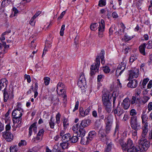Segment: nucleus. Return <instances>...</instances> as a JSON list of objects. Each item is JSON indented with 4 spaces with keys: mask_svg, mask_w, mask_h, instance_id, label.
I'll return each mask as SVG.
<instances>
[{
    "mask_svg": "<svg viewBox=\"0 0 152 152\" xmlns=\"http://www.w3.org/2000/svg\"><path fill=\"white\" fill-rule=\"evenodd\" d=\"M13 90L12 88H10L7 91H4L3 92L4 102H6L11 100L13 99Z\"/></svg>",
    "mask_w": 152,
    "mask_h": 152,
    "instance_id": "1",
    "label": "nucleus"
},
{
    "mask_svg": "<svg viewBox=\"0 0 152 152\" xmlns=\"http://www.w3.org/2000/svg\"><path fill=\"white\" fill-rule=\"evenodd\" d=\"M100 64L99 56H97L96 58L95 65H92L91 67L90 74L91 76L94 75L96 72L98 71Z\"/></svg>",
    "mask_w": 152,
    "mask_h": 152,
    "instance_id": "2",
    "label": "nucleus"
},
{
    "mask_svg": "<svg viewBox=\"0 0 152 152\" xmlns=\"http://www.w3.org/2000/svg\"><path fill=\"white\" fill-rule=\"evenodd\" d=\"M130 123L132 128L134 130H139L140 129L141 127L140 124L138 122L136 117L132 118L130 120Z\"/></svg>",
    "mask_w": 152,
    "mask_h": 152,
    "instance_id": "3",
    "label": "nucleus"
},
{
    "mask_svg": "<svg viewBox=\"0 0 152 152\" xmlns=\"http://www.w3.org/2000/svg\"><path fill=\"white\" fill-rule=\"evenodd\" d=\"M138 143L140 149L142 151L147 150L150 145L149 142L146 140L145 138H142L139 141Z\"/></svg>",
    "mask_w": 152,
    "mask_h": 152,
    "instance_id": "4",
    "label": "nucleus"
},
{
    "mask_svg": "<svg viewBox=\"0 0 152 152\" xmlns=\"http://www.w3.org/2000/svg\"><path fill=\"white\" fill-rule=\"evenodd\" d=\"M22 110L20 108H18L17 109L14 110L12 112V116L13 119L17 120H19L20 123L21 122L20 118L22 115Z\"/></svg>",
    "mask_w": 152,
    "mask_h": 152,
    "instance_id": "5",
    "label": "nucleus"
},
{
    "mask_svg": "<svg viewBox=\"0 0 152 152\" xmlns=\"http://www.w3.org/2000/svg\"><path fill=\"white\" fill-rule=\"evenodd\" d=\"M139 69L135 68L129 71L128 80H129L133 78L137 77L139 75Z\"/></svg>",
    "mask_w": 152,
    "mask_h": 152,
    "instance_id": "6",
    "label": "nucleus"
},
{
    "mask_svg": "<svg viewBox=\"0 0 152 152\" xmlns=\"http://www.w3.org/2000/svg\"><path fill=\"white\" fill-rule=\"evenodd\" d=\"M134 146L132 141L130 138L128 139L127 143H125L121 145L122 149L123 151H126L127 149Z\"/></svg>",
    "mask_w": 152,
    "mask_h": 152,
    "instance_id": "7",
    "label": "nucleus"
},
{
    "mask_svg": "<svg viewBox=\"0 0 152 152\" xmlns=\"http://www.w3.org/2000/svg\"><path fill=\"white\" fill-rule=\"evenodd\" d=\"M2 135L3 138L8 142H11L13 139L12 134L9 132L4 131L2 133Z\"/></svg>",
    "mask_w": 152,
    "mask_h": 152,
    "instance_id": "8",
    "label": "nucleus"
},
{
    "mask_svg": "<svg viewBox=\"0 0 152 152\" xmlns=\"http://www.w3.org/2000/svg\"><path fill=\"white\" fill-rule=\"evenodd\" d=\"M77 84L78 86L81 88H85L86 86V81L83 73L81 74Z\"/></svg>",
    "mask_w": 152,
    "mask_h": 152,
    "instance_id": "9",
    "label": "nucleus"
},
{
    "mask_svg": "<svg viewBox=\"0 0 152 152\" xmlns=\"http://www.w3.org/2000/svg\"><path fill=\"white\" fill-rule=\"evenodd\" d=\"M104 21L102 19L98 27V36L100 38H102L103 37V32L104 31Z\"/></svg>",
    "mask_w": 152,
    "mask_h": 152,
    "instance_id": "10",
    "label": "nucleus"
},
{
    "mask_svg": "<svg viewBox=\"0 0 152 152\" xmlns=\"http://www.w3.org/2000/svg\"><path fill=\"white\" fill-rule=\"evenodd\" d=\"M8 83V81L5 78H2L0 80V89L2 91H6V88Z\"/></svg>",
    "mask_w": 152,
    "mask_h": 152,
    "instance_id": "11",
    "label": "nucleus"
},
{
    "mask_svg": "<svg viewBox=\"0 0 152 152\" xmlns=\"http://www.w3.org/2000/svg\"><path fill=\"white\" fill-rule=\"evenodd\" d=\"M65 86L61 82H59L57 86L56 91L59 96L62 95L63 91H65L64 88Z\"/></svg>",
    "mask_w": 152,
    "mask_h": 152,
    "instance_id": "12",
    "label": "nucleus"
},
{
    "mask_svg": "<svg viewBox=\"0 0 152 152\" xmlns=\"http://www.w3.org/2000/svg\"><path fill=\"white\" fill-rule=\"evenodd\" d=\"M112 96V94L108 91H106L103 94L102 100L103 103L110 102L109 98Z\"/></svg>",
    "mask_w": 152,
    "mask_h": 152,
    "instance_id": "13",
    "label": "nucleus"
},
{
    "mask_svg": "<svg viewBox=\"0 0 152 152\" xmlns=\"http://www.w3.org/2000/svg\"><path fill=\"white\" fill-rule=\"evenodd\" d=\"M130 105V102L128 98H125L121 103L122 107L125 110L129 108Z\"/></svg>",
    "mask_w": 152,
    "mask_h": 152,
    "instance_id": "14",
    "label": "nucleus"
},
{
    "mask_svg": "<svg viewBox=\"0 0 152 152\" xmlns=\"http://www.w3.org/2000/svg\"><path fill=\"white\" fill-rule=\"evenodd\" d=\"M105 132V131L103 129H100L99 132V135L100 139L102 142L106 141L107 140Z\"/></svg>",
    "mask_w": 152,
    "mask_h": 152,
    "instance_id": "15",
    "label": "nucleus"
},
{
    "mask_svg": "<svg viewBox=\"0 0 152 152\" xmlns=\"http://www.w3.org/2000/svg\"><path fill=\"white\" fill-rule=\"evenodd\" d=\"M137 81L135 79H134L129 81L127 84V86L129 88H134L137 86Z\"/></svg>",
    "mask_w": 152,
    "mask_h": 152,
    "instance_id": "16",
    "label": "nucleus"
},
{
    "mask_svg": "<svg viewBox=\"0 0 152 152\" xmlns=\"http://www.w3.org/2000/svg\"><path fill=\"white\" fill-rule=\"evenodd\" d=\"M91 122V120L89 119H84L82 121L79 127L84 128L89 126Z\"/></svg>",
    "mask_w": 152,
    "mask_h": 152,
    "instance_id": "17",
    "label": "nucleus"
},
{
    "mask_svg": "<svg viewBox=\"0 0 152 152\" xmlns=\"http://www.w3.org/2000/svg\"><path fill=\"white\" fill-rule=\"evenodd\" d=\"M37 123L35 122L31 125L29 129L28 136L30 137L32 134V131L33 130L35 133L37 132Z\"/></svg>",
    "mask_w": 152,
    "mask_h": 152,
    "instance_id": "18",
    "label": "nucleus"
},
{
    "mask_svg": "<svg viewBox=\"0 0 152 152\" xmlns=\"http://www.w3.org/2000/svg\"><path fill=\"white\" fill-rule=\"evenodd\" d=\"M112 119L108 118L106 122V132H109L110 129L112 124Z\"/></svg>",
    "mask_w": 152,
    "mask_h": 152,
    "instance_id": "19",
    "label": "nucleus"
},
{
    "mask_svg": "<svg viewBox=\"0 0 152 152\" xmlns=\"http://www.w3.org/2000/svg\"><path fill=\"white\" fill-rule=\"evenodd\" d=\"M114 112L115 115L120 116L123 114L124 111L123 109L119 106V104H118L116 108L114 110Z\"/></svg>",
    "mask_w": 152,
    "mask_h": 152,
    "instance_id": "20",
    "label": "nucleus"
},
{
    "mask_svg": "<svg viewBox=\"0 0 152 152\" xmlns=\"http://www.w3.org/2000/svg\"><path fill=\"white\" fill-rule=\"evenodd\" d=\"M85 129L81 127H79V129L77 133V135L81 137H83L85 135Z\"/></svg>",
    "mask_w": 152,
    "mask_h": 152,
    "instance_id": "21",
    "label": "nucleus"
},
{
    "mask_svg": "<svg viewBox=\"0 0 152 152\" xmlns=\"http://www.w3.org/2000/svg\"><path fill=\"white\" fill-rule=\"evenodd\" d=\"M104 105L105 110L108 113H110L112 110V104L110 102L103 103Z\"/></svg>",
    "mask_w": 152,
    "mask_h": 152,
    "instance_id": "22",
    "label": "nucleus"
},
{
    "mask_svg": "<svg viewBox=\"0 0 152 152\" xmlns=\"http://www.w3.org/2000/svg\"><path fill=\"white\" fill-rule=\"evenodd\" d=\"M146 44L145 43H144L140 45L139 47V50L140 52L144 56L145 55V48L146 47Z\"/></svg>",
    "mask_w": 152,
    "mask_h": 152,
    "instance_id": "23",
    "label": "nucleus"
},
{
    "mask_svg": "<svg viewBox=\"0 0 152 152\" xmlns=\"http://www.w3.org/2000/svg\"><path fill=\"white\" fill-rule=\"evenodd\" d=\"M150 99V97L148 96H143L141 98L139 102V104H145L148 102Z\"/></svg>",
    "mask_w": 152,
    "mask_h": 152,
    "instance_id": "24",
    "label": "nucleus"
},
{
    "mask_svg": "<svg viewBox=\"0 0 152 152\" xmlns=\"http://www.w3.org/2000/svg\"><path fill=\"white\" fill-rule=\"evenodd\" d=\"M149 80V79L148 78H144L141 84V81L140 82V86L142 89H143L145 88L146 85Z\"/></svg>",
    "mask_w": 152,
    "mask_h": 152,
    "instance_id": "25",
    "label": "nucleus"
},
{
    "mask_svg": "<svg viewBox=\"0 0 152 152\" xmlns=\"http://www.w3.org/2000/svg\"><path fill=\"white\" fill-rule=\"evenodd\" d=\"M70 135L69 133L66 134L62 137V139L63 141L68 142L70 141Z\"/></svg>",
    "mask_w": 152,
    "mask_h": 152,
    "instance_id": "26",
    "label": "nucleus"
},
{
    "mask_svg": "<svg viewBox=\"0 0 152 152\" xmlns=\"http://www.w3.org/2000/svg\"><path fill=\"white\" fill-rule=\"evenodd\" d=\"M130 115L131 116L130 117V119L132 118L136 117V119H137L136 115L137 114V112L136 110L134 109H132L129 111Z\"/></svg>",
    "mask_w": 152,
    "mask_h": 152,
    "instance_id": "27",
    "label": "nucleus"
},
{
    "mask_svg": "<svg viewBox=\"0 0 152 152\" xmlns=\"http://www.w3.org/2000/svg\"><path fill=\"white\" fill-rule=\"evenodd\" d=\"M141 118H142V123L144 124L145 123H148L147 122L148 118L147 115L145 114V112H143L141 115Z\"/></svg>",
    "mask_w": 152,
    "mask_h": 152,
    "instance_id": "28",
    "label": "nucleus"
},
{
    "mask_svg": "<svg viewBox=\"0 0 152 152\" xmlns=\"http://www.w3.org/2000/svg\"><path fill=\"white\" fill-rule=\"evenodd\" d=\"M117 27L115 25H112L109 29V34L110 35L113 34V32L116 31Z\"/></svg>",
    "mask_w": 152,
    "mask_h": 152,
    "instance_id": "29",
    "label": "nucleus"
},
{
    "mask_svg": "<svg viewBox=\"0 0 152 152\" xmlns=\"http://www.w3.org/2000/svg\"><path fill=\"white\" fill-rule=\"evenodd\" d=\"M69 145V142H67L64 141L62 143H61L60 144V146L63 149H67Z\"/></svg>",
    "mask_w": 152,
    "mask_h": 152,
    "instance_id": "30",
    "label": "nucleus"
},
{
    "mask_svg": "<svg viewBox=\"0 0 152 152\" xmlns=\"http://www.w3.org/2000/svg\"><path fill=\"white\" fill-rule=\"evenodd\" d=\"M136 96H133L132 97V99L130 101V104H134L135 103L136 104H137L138 106H140V105L139 103H138L137 102H136V99H137Z\"/></svg>",
    "mask_w": 152,
    "mask_h": 152,
    "instance_id": "31",
    "label": "nucleus"
},
{
    "mask_svg": "<svg viewBox=\"0 0 152 152\" xmlns=\"http://www.w3.org/2000/svg\"><path fill=\"white\" fill-rule=\"evenodd\" d=\"M137 57L138 56L137 54H132L130 57V62L132 63L134 61L137 59Z\"/></svg>",
    "mask_w": 152,
    "mask_h": 152,
    "instance_id": "32",
    "label": "nucleus"
},
{
    "mask_svg": "<svg viewBox=\"0 0 152 152\" xmlns=\"http://www.w3.org/2000/svg\"><path fill=\"white\" fill-rule=\"evenodd\" d=\"M49 123L50 128L51 129H53L54 127L55 123L54 119L53 116L51 117Z\"/></svg>",
    "mask_w": 152,
    "mask_h": 152,
    "instance_id": "33",
    "label": "nucleus"
},
{
    "mask_svg": "<svg viewBox=\"0 0 152 152\" xmlns=\"http://www.w3.org/2000/svg\"><path fill=\"white\" fill-rule=\"evenodd\" d=\"M132 38V36H130L129 35H128L127 34H126L124 35V37L122 39V40L125 42H128Z\"/></svg>",
    "mask_w": 152,
    "mask_h": 152,
    "instance_id": "34",
    "label": "nucleus"
},
{
    "mask_svg": "<svg viewBox=\"0 0 152 152\" xmlns=\"http://www.w3.org/2000/svg\"><path fill=\"white\" fill-rule=\"evenodd\" d=\"M62 121L64 129H65L67 128L68 126L69 123L68 122V120L65 118H64Z\"/></svg>",
    "mask_w": 152,
    "mask_h": 152,
    "instance_id": "35",
    "label": "nucleus"
},
{
    "mask_svg": "<svg viewBox=\"0 0 152 152\" xmlns=\"http://www.w3.org/2000/svg\"><path fill=\"white\" fill-rule=\"evenodd\" d=\"M10 152H17L18 151V148L17 145H12L10 148Z\"/></svg>",
    "mask_w": 152,
    "mask_h": 152,
    "instance_id": "36",
    "label": "nucleus"
},
{
    "mask_svg": "<svg viewBox=\"0 0 152 152\" xmlns=\"http://www.w3.org/2000/svg\"><path fill=\"white\" fill-rule=\"evenodd\" d=\"M96 132L94 131L90 132L88 134V138L89 139L91 140L93 137L96 136Z\"/></svg>",
    "mask_w": 152,
    "mask_h": 152,
    "instance_id": "37",
    "label": "nucleus"
},
{
    "mask_svg": "<svg viewBox=\"0 0 152 152\" xmlns=\"http://www.w3.org/2000/svg\"><path fill=\"white\" fill-rule=\"evenodd\" d=\"M119 67L120 66L118 67L115 72V75L117 77H118L119 75H120L124 71L121 69H120V67Z\"/></svg>",
    "mask_w": 152,
    "mask_h": 152,
    "instance_id": "38",
    "label": "nucleus"
},
{
    "mask_svg": "<svg viewBox=\"0 0 152 152\" xmlns=\"http://www.w3.org/2000/svg\"><path fill=\"white\" fill-rule=\"evenodd\" d=\"M78 138L76 136H73L71 138H70V142L72 143H75L78 140Z\"/></svg>",
    "mask_w": 152,
    "mask_h": 152,
    "instance_id": "39",
    "label": "nucleus"
},
{
    "mask_svg": "<svg viewBox=\"0 0 152 152\" xmlns=\"http://www.w3.org/2000/svg\"><path fill=\"white\" fill-rule=\"evenodd\" d=\"M128 152H137L138 150L134 146L126 149Z\"/></svg>",
    "mask_w": 152,
    "mask_h": 152,
    "instance_id": "40",
    "label": "nucleus"
},
{
    "mask_svg": "<svg viewBox=\"0 0 152 152\" xmlns=\"http://www.w3.org/2000/svg\"><path fill=\"white\" fill-rule=\"evenodd\" d=\"M79 128V125L78 124H75L72 127V129L74 133H77L78 132V129Z\"/></svg>",
    "mask_w": 152,
    "mask_h": 152,
    "instance_id": "41",
    "label": "nucleus"
},
{
    "mask_svg": "<svg viewBox=\"0 0 152 152\" xmlns=\"http://www.w3.org/2000/svg\"><path fill=\"white\" fill-rule=\"evenodd\" d=\"M12 10L14 12V15H12V14H11L10 16V17L11 18H12L14 16H17V14L18 13V10L15 7L13 8Z\"/></svg>",
    "mask_w": 152,
    "mask_h": 152,
    "instance_id": "42",
    "label": "nucleus"
},
{
    "mask_svg": "<svg viewBox=\"0 0 152 152\" xmlns=\"http://www.w3.org/2000/svg\"><path fill=\"white\" fill-rule=\"evenodd\" d=\"M98 26V24L97 23H92L91 24L90 26V28L91 30L95 31L97 29V27Z\"/></svg>",
    "mask_w": 152,
    "mask_h": 152,
    "instance_id": "43",
    "label": "nucleus"
},
{
    "mask_svg": "<svg viewBox=\"0 0 152 152\" xmlns=\"http://www.w3.org/2000/svg\"><path fill=\"white\" fill-rule=\"evenodd\" d=\"M138 130H134L132 131V137L135 140H137L138 137L137 136V131Z\"/></svg>",
    "mask_w": 152,
    "mask_h": 152,
    "instance_id": "44",
    "label": "nucleus"
},
{
    "mask_svg": "<svg viewBox=\"0 0 152 152\" xmlns=\"http://www.w3.org/2000/svg\"><path fill=\"white\" fill-rule=\"evenodd\" d=\"M66 93L65 91H64L63 93H62V95H61V96H62L63 97L64 99H63V102L64 103H65L67 100L66 96Z\"/></svg>",
    "mask_w": 152,
    "mask_h": 152,
    "instance_id": "45",
    "label": "nucleus"
},
{
    "mask_svg": "<svg viewBox=\"0 0 152 152\" xmlns=\"http://www.w3.org/2000/svg\"><path fill=\"white\" fill-rule=\"evenodd\" d=\"M141 89L139 88H137L136 89H135V94L134 96H136V97H137L138 96H140V95L141 93Z\"/></svg>",
    "mask_w": 152,
    "mask_h": 152,
    "instance_id": "46",
    "label": "nucleus"
},
{
    "mask_svg": "<svg viewBox=\"0 0 152 152\" xmlns=\"http://www.w3.org/2000/svg\"><path fill=\"white\" fill-rule=\"evenodd\" d=\"M79 112L80 115L82 117H84L86 116V114L85 113V111L83 110L82 108L80 107L79 108Z\"/></svg>",
    "mask_w": 152,
    "mask_h": 152,
    "instance_id": "47",
    "label": "nucleus"
},
{
    "mask_svg": "<svg viewBox=\"0 0 152 152\" xmlns=\"http://www.w3.org/2000/svg\"><path fill=\"white\" fill-rule=\"evenodd\" d=\"M123 49L124 50V53L126 54L128 53V50H129L130 48L128 46H126L124 44H123Z\"/></svg>",
    "mask_w": 152,
    "mask_h": 152,
    "instance_id": "48",
    "label": "nucleus"
},
{
    "mask_svg": "<svg viewBox=\"0 0 152 152\" xmlns=\"http://www.w3.org/2000/svg\"><path fill=\"white\" fill-rule=\"evenodd\" d=\"M44 83L45 85H48L50 83V78L48 77H45L44 78Z\"/></svg>",
    "mask_w": 152,
    "mask_h": 152,
    "instance_id": "49",
    "label": "nucleus"
},
{
    "mask_svg": "<svg viewBox=\"0 0 152 152\" xmlns=\"http://www.w3.org/2000/svg\"><path fill=\"white\" fill-rule=\"evenodd\" d=\"M61 116V115L59 113H58L56 115V123L58 124H59L60 123Z\"/></svg>",
    "mask_w": 152,
    "mask_h": 152,
    "instance_id": "50",
    "label": "nucleus"
},
{
    "mask_svg": "<svg viewBox=\"0 0 152 152\" xmlns=\"http://www.w3.org/2000/svg\"><path fill=\"white\" fill-rule=\"evenodd\" d=\"M103 70L104 72L106 73H108L110 71V69L109 67L107 66L103 67Z\"/></svg>",
    "mask_w": 152,
    "mask_h": 152,
    "instance_id": "51",
    "label": "nucleus"
},
{
    "mask_svg": "<svg viewBox=\"0 0 152 152\" xmlns=\"http://www.w3.org/2000/svg\"><path fill=\"white\" fill-rule=\"evenodd\" d=\"M142 138H145L148 130L142 129Z\"/></svg>",
    "mask_w": 152,
    "mask_h": 152,
    "instance_id": "52",
    "label": "nucleus"
},
{
    "mask_svg": "<svg viewBox=\"0 0 152 152\" xmlns=\"http://www.w3.org/2000/svg\"><path fill=\"white\" fill-rule=\"evenodd\" d=\"M26 142L25 140H21L19 143L18 145L19 147L23 146L26 145Z\"/></svg>",
    "mask_w": 152,
    "mask_h": 152,
    "instance_id": "53",
    "label": "nucleus"
},
{
    "mask_svg": "<svg viewBox=\"0 0 152 152\" xmlns=\"http://www.w3.org/2000/svg\"><path fill=\"white\" fill-rule=\"evenodd\" d=\"M118 66H120V69L124 70L126 67V64L125 63L121 62Z\"/></svg>",
    "mask_w": 152,
    "mask_h": 152,
    "instance_id": "54",
    "label": "nucleus"
},
{
    "mask_svg": "<svg viewBox=\"0 0 152 152\" xmlns=\"http://www.w3.org/2000/svg\"><path fill=\"white\" fill-rule=\"evenodd\" d=\"M105 0H100L99 1V5L100 7H102L106 5Z\"/></svg>",
    "mask_w": 152,
    "mask_h": 152,
    "instance_id": "55",
    "label": "nucleus"
},
{
    "mask_svg": "<svg viewBox=\"0 0 152 152\" xmlns=\"http://www.w3.org/2000/svg\"><path fill=\"white\" fill-rule=\"evenodd\" d=\"M65 25H63L62 26L60 32V34L61 36H63L64 34V31L65 30Z\"/></svg>",
    "mask_w": 152,
    "mask_h": 152,
    "instance_id": "56",
    "label": "nucleus"
},
{
    "mask_svg": "<svg viewBox=\"0 0 152 152\" xmlns=\"http://www.w3.org/2000/svg\"><path fill=\"white\" fill-rule=\"evenodd\" d=\"M142 129L146 130H148V123H145L144 124H142Z\"/></svg>",
    "mask_w": 152,
    "mask_h": 152,
    "instance_id": "57",
    "label": "nucleus"
},
{
    "mask_svg": "<svg viewBox=\"0 0 152 152\" xmlns=\"http://www.w3.org/2000/svg\"><path fill=\"white\" fill-rule=\"evenodd\" d=\"M80 143L82 144H86L87 143L88 139L87 138H85L81 137Z\"/></svg>",
    "mask_w": 152,
    "mask_h": 152,
    "instance_id": "58",
    "label": "nucleus"
},
{
    "mask_svg": "<svg viewBox=\"0 0 152 152\" xmlns=\"http://www.w3.org/2000/svg\"><path fill=\"white\" fill-rule=\"evenodd\" d=\"M52 42L50 41H46L45 45V48H47L48 47L49 48H50L51 47V44Z\"/></svg>",
    "mask_w": 152,
    "mask_h": 152,
    "instance_id": "59",
    "label": "nucleus"
},
{
    "mask_svg": "<svg viewBox=\"0 0 152 152\" xmlns=\"http://www.w3.org/2000/svg\"><path fill=\"white\" fill-rule=\"evenodd\" d=\"M13 121L14 123V125L12 126L13 127H15L16 128L18 126V124L19 123L20 121L19 120H15L14 119H13Z\"/></svg>",
    "mask_w": 152,
    "mask_h": 152,
    "instance_id": "60",
    "label": "nucleus"
},
{
    "mask_svg": "<svg viewBox=\"0 0 152 152\" xmlns=\"http://www.w3.org/2000/svg\"><path fill=\"white\" fill-rule=\"evenodd\" d=\"M11 2V1L10 0H4L1 3V5L2 6H4V5L5 4H10Z\"/></svg>",
    "mask_w": 152,
    "mask_h": 152,
    "instance_id": "61",
    "label": "nucleus"
},
{
    "mask_svg": "<svg viewBox=\"0 0 152 152\" xmlns=\"http://www.w3.org/2000/svg\"><path fill=\"white\" fill-rule=\"evenodd\" d=\"M24 78L25 79H26L27 82L30 83L31 81V77L29 75L26 74L24 75Z\"/></svg>",
    "mask_w": 152,
    "mask_h": 152,
    "instance_id": "62",
    "label": "nucleus"
},
{
    "mask_svg": "<svg viewBox=\"0 0 152 152\" xmlns=\"http://www.w3.org/2000/svg\"><path fill=\"white\" fill-rule=\"evenodd\" d=\"M148 65H150L152 64V54H151L149 56V60L148 62Z\"/></svg>",
    "mask_w": 152,
    "mask_h": 152,
    "instance_id": "63",
    "label": "nucleus"
},
{
    "mask_svg": "<svg viewBox=\"0 0 152 152\" xmlns=\"http://www.w3.org/2000/svg\"><path fill=\"white\" fill-rule=\"evenodd\" d=\"M147 107L149 112L152 110V102H150L148 103Z\"/></svg>",
    "mask_w": 152,
    "mask_h": 152,
    "instance_id": "64",
    "label": "nucleus"
}]
</instances>
